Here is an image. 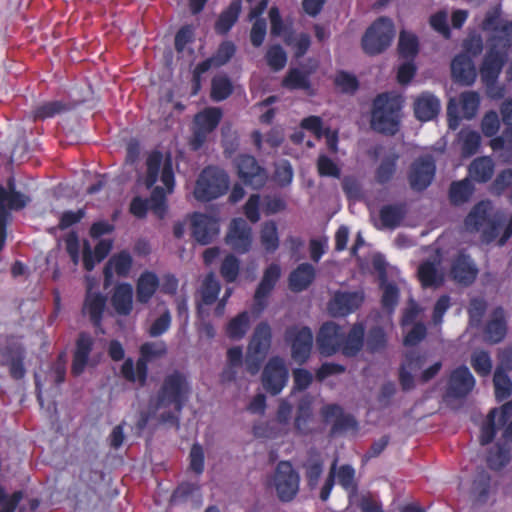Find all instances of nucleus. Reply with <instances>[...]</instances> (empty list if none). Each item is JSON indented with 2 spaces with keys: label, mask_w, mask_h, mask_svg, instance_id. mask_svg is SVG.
Wrapping results in <instances>:
<instances>
[{
  "label": "nucleus",
  "mask_w": 512,
  "mask_h": 512,
  "mask_svg": "<svg viewBox=\"0 0 512 512\" xmlns=\"http://www.w3.org/2000/svg\"><path fill=\"white\" fill-rule=\"evenodd\" d=\"M474 186L469 178L453 182L450 187V200L455 205L467 202L472 196Z\"/></svg>",
  "instance_id": "nucleus-46"
},
{
  "label": "nucleus",
  "mask_w": 512,
  "mask_h": 512,
  "mask_svg": "<svg viewBox=\"0 0 512 512\" xmlns=\"http://www.w3.org/2000/svg\"><path fill=\"white\" fill-rule=\"evenodd\" d=\"M313 346V334L307 327L290 331V355L292 359L302 364L310 356Z\"/></svg>",
  "instance_id": "nucleus-20"
},
{
  "label": "nucleus",
  "mask_w": 512,
  "mask_h": 512,
  "mask_svg": "<svg viewBox=\"0 0 512 512\" xmlns=\"http://www.w3.org/2000/svg\"><path fill=\"white\" fill-rule=\"evenodd\" d=\"M160 286L158 276L152 271H144L136 282V300L147 304Z\"/></svg>",
  "instance_id": "nucleus-33"
},
{
  "label": "nucleus",
  "mask_w": 512,
  "mask_h": 512,
  "mask_svg": "<svg viewBox=\"0 0 512 512\" xmlns=\"http://www.w3.org/2000/svg\"><path fill=\"white\" fill-rule=\"evenodd\" d=\"M311 45V36L308 33H298L290 37V47L296 58L303 56Z\"/></svg>",
  "instance_id": "nucleus-60"
},
{
  "label": "nucleus",
  "mask_w": 512,
  "mask_h": 512,
  "mask_svg": "<svg viewBox=\"0 0 512 512\" xmlns=\"http://www.w3.org/2000/svg\"><path fill=\"white\" fill-rule=\"evenodd\" d=\"M452 76L457 81L471 85L476 79V69L473 61L465 54L456 56L451 63Z\"/></svg>",
  "instance_id": "nucleus-34"
},
{
  "label": "nucleus",
  "mask_w": 512,
  "mask_h": 512,
  "mask_svg": "<svg viewBox=\"0 0 512 512\" xmlns=\"http://www.w3.org/2000/svg\"><path fill=\"white\" fill-rule=\"evenodd\" d=\"M261 243L267 251H274L278 247L277 228L273 222L266 223L261 231Z\"/></svg>",
  "instance_id": "nucleus-59"
},
{
  "label": "nucleus",
  "mask_w": 512,
  "mask_h": 512,
  "mask_svg": "<svg viewBox=\"0 0 512 512\" xmlns=\"http://www.w3.org/2000/svg\"><path fill=\"white\" fill-rule=\"evenodd\" d=\"M190 393L191 386L187 376L178 370H174L164 377L156 394L155 406L156 408L173 407L175 412L181 413Z\"/></svg>",
  "instance_id": "nucleus-3"
},
{
  "label": "nucleus",
  "mask_w": 512,
  "mask_h": 512,
  "mask_svg": "<svg viewBox=\"0 0 512 512\" xmlns=\"http://www.w3.org/2000/svg\"><path fill=\"white\" fill-rule=\"evenodd\" d=\"M395 36V28L391 19L378 18L366 30L362 37V48L368 55H377L385 51L392 43Z\"/></svg>",
  "instance_id": "nucleus-8"
},
{
  "label": "nucleus",
  "mask_w": 512,
  "mask_h": 512,
  "mask_svg": "<svg viewBox=\"0 0 512 512\" xmlns=\"http://www.w3.org/2000/svg\"><path fill=\"white\" fill-rule=\"evenodd\" d=\"M405 214L402 205H387L380 210L379 228H395L399 225Z\"/></svg>",
  "instance_id": "nucleus-45"
},
{
  "label": "nucleus",
  "mask_w": 512,
  "mask_h": 512,
  "mask_svg": "<svg viewBox=\"0 0 512 512\" xmlns=\"http://www.w3.org/2000/svg\"><path fill=\"white\" fill-rule=\"evenodd\" d=\"M271 341L270 326L266 322L259 323L254 329L245 358L246 371L251 375H256L260 371L270 349Z\"/></svg>",
  "instance_id": "nucleus-7"
},
{
  "label": "nucleus",
  "mask_w": 512,
  "mask_h": 512,
  "mask_svg": "<svg viewBox=\"0 0 512 512\" xmlns=\"http://www.w3.org/2000/svg\"><path fill=\"white\" fill-rule=\"evenodd\" d=\"M228 188L227 173L218 167L207 166L200 172L193 194L198 201L209 202L224 195Z\"/></svg>",
  "instance_id": "nucleus-6"
},
{
  "label": "nucleus",
  "mask_w": 512,
  "mask_h": 512,
  "mask_svg": "<svg viewBox=\"0 0 512 512\" xmlns=\"http://www.w3.org/2000/svg\"><path fill=\"white\" fill-rule=\"evenodd\" d=\"M281 275L279 265L270 264L264 271L263 277L258 284L254 294L253 311L261 313L268 304V297L276 286Z\"/></svg>",
  "instance_id": "nucleus-13"
},
{
  "label": "nucleus",
  "mask_w": 512,
  "mask_h": 512,
  "mask_svg": "<svg viewBox=\"0 0 512 512\" xmlns=\"http://www.w3.org/2000/svg\"><path fill=\"white\" fill-rule=\"evenodd\" d=\"M133 266V258L127 250L114 254L106 263L103 269V287L107 289L113 279V273L119 277H127Z\"/></svg>",
  "instance_id": "nucleus-21"
},
{
  "label": "nucleus",
  "mask_w": 512,
  "mask_h": 512,
  "mask_svg": "<svg viewBox=\"0 0 512 512\" xmlns=\"http://www.w3.org/2000/svg\"><path fill=\"white\" fill-rule=\"evenodd\" d=\"M171 314L166 309L158 318L151 324L148 333L151 337H159L167 332L171 326Z\"/></svg>",
  "instance_id": "nucleus-62"
},
{
  "label": "nucleus",
  "mask_w": 512,
  "mask_h": 512,
  "mask_svg": "<svg viewBox=\"0 0 512 512\" xmlns=\"http://www.w3.org/2000/svg\"><path fill=\"white\" fill-rule=\"evenodd\" d=\"M475 386V378L466 366H460L450 374L447 396L452 398L466 397Z\"/></svg>",
  "instance_id": "nucleus-19"
},
{
  "label": "nucleus",
  "mask_w": 512,
  "mask_h": 512,
  "mask_svg": "<svg viewBox=\"0 0 512 512\" xmlns=\"http://www.w3.org/2000/svg\"><path fill=\"white\" fill-rule=\"evenodd\" d=\"M459 102L461 105L463 117L473 119L480 106V95L476 91H465L460 94Z\"/></svg>",
  "instance_id": "nucleus-47"
},
{
  "label": "nucleus",
  "mask_w": 512,
  "mask_h": 512,
  "mask_svg": "<svg viewBox=\"0 0 512 512\" xmlns=\"http://www.w3.org/2000/svg\"><path fill=\"white\" fill-rule=\"evenodd\" d=\"M161 175L160 180L164 184L168 193H171L175 185V175L173 171V160L171 154H167L163 157V154L159 150H153L148 154L146 158V174L144 178V184L147 189H152L151 195L146 200L150 210L159 218L163 219L167 213V198L166 191L160 186H155L159 178L160 168Z\"/></svg>",
  "instance_id": "nucleus-2"
},
{
  "label": "nucleus",
  "mask_w": 512,
  "mask_h": 512,
  "mask_svg": "<svg viewBox=\"0 0 512 512\" xmlns=\"http://www.w3.org/2000/svg\"><path fill=\"white\" fill-rule=\"evenodd\" d=\"M221 286L213 273H209L201 287V299L205 305H212L218 298Z\"/></svg>",
  "instance_id": "nucleus-49"
},
{
  "label": "nucleus",
  "mask_w": 512,
  "mask_h": 512,
  "mask_svg": "<svg viewBox=\"0 0 512 512\" xmlns=\"http://www.w3.org/2000/svg\"><path fill=\"white\" fill-rule=\"evenodd\" d=\"M478 274V268L466 254H458L451 264L450 276L461 285H470Z\"/></svg>",
  "instance_id": "nucleus-22"
},
{
  "label": "nucleus",
  "mask_w": 512,
  "mask_h": 512,
  "mask_svg": "<svg viewBox=\"0 0 512 512\" xmlns=\"http://www.w3.org/2000/svg\"><path fill=\"white\" fill-rule=\"evenodd\" d=\"M382 289V305L388 312H391L398 303V289L392 283H387L386 280L382 281Z\"/></svg>",
  "instance_id": "nucleus-64"
},
{
  "label": "nucleus",
  "mask_w": 512,
  "mask_h": 512,
  "mask_svg": "<svg viewBox=\"0 0 512 512\" xmlns=\"http://www.w3.org/2000/svg\"><path fill=\"white\" fill-rule=\"evenodd\" d=\"M398 50L402 57L410 59L418 52L417 37L411 33L402 31L399 36Z\"/></svg>",
  "instance_id": "nucleus-52"
},
{
  "label": "nucleus",
  "mask_w": 512,
  "mask_h": 512,
  "mask_svg": "<svg viewBox=\"0 0 512 512\" xmlns=\"http://www.w3.org/2000/svg\"><path fill=\"white\" fill-rule=\"evenodd\" d=\"M493 383L497 400L502 401L511 395L512 382L507 372L495 370Z\"/></svg>",
  "instance_id": "nucleus-51"
},
{
  "label": "nucleus",
  "mask_w": 512,
  "mask_h": 512,
  "mask_svg": "<svg viewBox=\"0 0 512 512\" xmlns=\"http://www.w3.org/2000/svg\"><path fill=\"white\" fill-rule=\"evenodd\" d=\"M429 23L431 27L445 38L450 37V28L448 25V12L441 10L430 16Z\"/></svg>",
  "instance_id": "nucleus-61"
},
{
  "label": "nucleus",
  "mask_w": 512,
  "mask_h": 512,
  "mask_svg": "<svg viewBox=\"0 0 512 512\" xmlns=\"http://www.w3.org/2000/svg\"><path fill=\"white\" fill-rule=\"evenodd\" d=\"M111 305L116 314L128 316L133 310V287L123 282L115 285L111 295Z\"/></svg>",
  "instance_id": "nucleus-26"
},
{
  "label": "nucleus",
  "mask_w": 512,
  "mask_h": 512,
  "mask_svg": "<svg viewBox=\"0 0 512 512\" xmlns=\"http://www.w3.org/2000/svg\"><path fill=\"white\" fill-rule=\"evenodd\" d=\"M399 154L394 150L389 151L380 161L375 171V181L378 184L384 185L390 182L396 171Z\"/></svg>",
  "instance_id": "nucleus-38"
},
{
  "label": "nucleus",
  "mask_w": 512,
  "mask_h": 512,
  "mask_svg": "<svg viewBox=\"0 0 512 512\" xmlns=\"http://www.w3.org/2000/svg\"><path fill=\"white\" fill-rule=\"evenodd\" d=\"M238 177L242 182L253 189L262 188L267 181L266 170L261 167L254 156L241 154L235 159Z\"/></svg>",
  "instance_id": "nucleus-10"
},
{
  "label": "nucleus",
  "mask_w": 512,
  "mask_h": 512,
  "mask_svg": "<svg viewBox=\"0 0 512 512\" xmlns=\"http://www.w3.org/2000/svg\"><path fill=\"white\" fill-rule=\"evenodd\" d=\"M236 52V46L231 41L222 42L216 53L212 56L214 60V66L220 67L225 65L230 61V59L234 56Z\"/></svg>",
  "instance_id": "nucleus-58"
},
{
  "label": "nucleus",
  "mask_w": 512,
  "mask_h": 512,
  "mask_svg": "<svg viewBox=\"0 0 512 512\" xmlns=\"http://www.w3.org/2000/svg\"><path fill=\"white\" fill-rule=\"evenodd\" d=\"M71 108L69 103L63 101H48L36 106L32 111V117L34 121L45 120L67 112L71 110Z\"/></svg>",
  "instance_id": "nucleus-40"
},
{
  "label": "nucleus",
  "mask_w": 512,
  "mask_h": 512,
  "mask_svg": "<svg viewBox=\"0 0 512 512\" xmlns=\"http://www.w3.org/2000/svg\"><path fill=\"white\" fill-rule=\"evenodd\" d=\"M512 415V401L506 402L499 409H492L481 428L480 443L482 445L491 442L496 430L504 426Z\"/></svg>",
  "instance_id": "nucleus-18"
},
{
  "label": "nucleus",
  "mask_w": 512,
  "mask_h": 512,
  "mask_svg": "<svg viewBox=\"0 0 512 512\" xmlns=\"http://www.w3.org/2000/svg\"><path fill=\"white\" fill-rule=\"evenodd\" d=\"M364 295L360 291H335L327 303L333 317H344L355 312L362 304Z\"/></svg>",
  "instance_id": "nucleus-11"
},
{
  "label": "nucleus",
  "mask_w": 512,
  "mask_h": 512,
  "mask_svg": "<svg viewBox=\"0 0 512 512\" xmlns=\"http://www.w3.org/2000/svg\"><path fill=\"white\" fill-rule=\"evenodd\" d=\"M402 101L399 96L381 94L373 102L371 127L373 130L394 135L400 124Z\"/></svg>",
  "instance_id": "nucleus-4"
},
{
  "label": "nucleus",
  "mask_w": 512,
  "mask_h": 512,
  "mask_svg": "<svg viewBox=\"0 0 512 512\" xmlns=\"http://www.w3.org/2000/svg\"><path fill=\"white\" fill-rule=\"evenodd\" d=\"M507 332L505 313L502 308L495 309L486 324L484 335L485 340L491 344L501 342Z\"/></svg>",
  "instance_id": "nucleus-31"
},
{
  "label": "nucleus",
  "mask_w": 512,
  "mask_h": 512,
  "mask_svg": "<svg viewBox=\"0 0 512 512\" xmlns=\"http://www.w3.org/2000/svg\"><path fill=\"white\" fill-rule=\"evenodd\" d=\"M306 476L309 486L313 489L317 486L319 477L323 471V461L317 452H311L305 463Z\"/></svg>",
  "instance_id": "nucleus-48"
},
{
  "label": "nucleus",
  "mask_w": 512,
  "mask_h": 512,
  "mask_svg": "<svg viewBox=\"0 0 512 512\" xmlns=\"http://www.w3.org/2000/svg\"><path fill=\"white\" fill-rule=\"evenodd\" d=\"M167 352L166 344L163 341L160 342H146L140 346V357L147 361H151L154 358L162 357Z\"/></svg>",
  "instance_id": "nucleus-57"
},
{
  "label": "nucleus",
  "mask_w": 512,
  "mask_h": 512,
  "mask_svg": "<svg viewBox=\"0 0 512 512\" xmlns=\"http://www.w3.org/2000/svg\"><path fill=\"white\" fill-rule=\"evenodd\" d=\"M250 319L247 311L232 318L226 326V334L232 340L242 339L249 329Z\"/></svg>",
  "instance_id": "nucleus-44"
},
{
  "label": "nucleus",
  "mask_w": 512,
  "mask_h": 512,
  "mask_svg": "<svg viewBox=\"0 0 512 512\" xmlns=\"http://www.w3.org/2000/svg\"><path fill=\"white\" fill-rule=\"evenodd\" d=\"M107 298L99 292H92L91 289L87 290L83 312L88 314L91 323L94 326H99L103 319V314L106 308Z\"/></svg>",
  "instance_id": "nucleus-32"
},
{
  "label": "nucleus",
  "mask_w": 512,
  "mask_h": 512,
  "mask_svg": "<svg viewBox=\"0 0 512 512\" xmlns=\"http://www.w3.org/2000/svg\"><path fill=\"white\" fill-rule=\"evenodd\" d=\"M22 498L23 492L21 490L8 495L5 489L0 486V512H15Z\"/></svg>",
  "instance_id": "nucleus-56"
},
{
  "label": "nucleus",
  "mask_w": 512,
  "mask_h": 512,
  "mask_svg": "<svg viewBox=\"0 0 512 512\" xmlns=\"http://www.w3.org/2000/svg\"><path fill=\"white\" fill-rule=\"evenodd\" d=\"M510 460L509 451L503 446L492 448L487 457V463L491 469L499 470Z\"/></svg>",
  "instance_id": "nucleus-55"
},
{
  "label": "nucleus",
  "mask_w": 512,
  "mask_h": 512,
  "mask_svg": "<svg viewBox=\"0 0 512 512\" xmlns=\"http://www.w3.org/2000/svg\"><path fill=\"white\" fill-rule=\"evenodd\" d=\"M241 9L242 0H233L229 6L220 13L215 23L216 32L221 35L227 34L238 21Z\"/></svg>",
  "instance_id": "nucleus-36"
},
{
  "label": "nucleus",
  "mask_w": 512,
  "mask_h": 512,
  "mask_svg": "<svg viewBox=\"0 0 512 512\" xmlns=\"http://www.w3.org/2000/svg\"><path fill=\"white\" fill-rule=\"evenodd\" d=\"M472 368L480 376H487L492 370V360L490 354L482 349H476L471 354L470 360Z\"/></svg>",
  "instance_id": "nucleus-50"
},
{
  "label": "nucleus",
  "mask_w": 512,
  "mask_h": 512,
  "mask_svg": "<svg viewBox=\"0 0 512 512\" xmlns=\"http://www.w3.org/2000/svg\"><path fill=\"white\" fill-rule=\"evenodd\" d=\"M316 278V268L308 262L298 264L290 271V291L302 292L307 290Z\"/></svg>",
  "instance_id": "nucleus-27"
},
{
  "label": "nucleus",
  "mask_w": 512,
  "mask_h": 512,
  "mask_svg": "<svg viewBox=\"0 0 512 512\" xmlns=\"http://www.w3.org/2000/svg\"><path fill=\"white\" fill-rule=\"evenodd\" d=\"M288 371L279 357L271 358L262 373L263 388L271 395L279 394L285 386Z\"/></svg>",
  "instance_id": "nucleus-12"
},
{
  "label": "nucleus",
  "mask_w": 512,
  "mask_h": 512,
  "mask_svg": "<svg viewBox=\"0 0 512 512\" xmlns=\"http://www.w3.org/2000/svg\"><path fill=\"white\" fill-rule=\"evenodd\" d=\"M494 168L495 164L491 157H477L468 167L469 179L479 183L488 182L494 174Z\"/></svg>",
  "instance_id": "nucleus-35"
},
{
  "label": "nucleus",
  "mask_w": 512,
  "mask_h": 512,
  "mask_svg": "<svg viewBox=\"0 0 512 512\" xmlns=\"http://www.w3.org/2000/svg\"><path fill=\"white\" fill-rule=\"evenodd\" d=\"M441 108L440 100L430 92H423L414 101V113L420 121L434 119Z\"/></svg>",
  "instance_id": "nucleus-28"
},
{
  "label": "nucleus",
  "mask_w": 512,
  "mask_h": 512,
  "mask_svg": "<svg viewBox=\"0 0 512 512\" xmlns=\"http://www.w3.org/2000/svg\"><path fill=\"white\" fill-rule=\"evenodd\" d=\"M221 118L222 111L220 108L212 107L196 114L194 121L196 127L211 133L217 128Z\"/></svg>",
  "instance_id": "nucleus-42"
},
{
  "label": "nucleus",
  "mask_w": 512,
  "mask_h": 512,
  "mask_svg": "<svg viewBox=\"0 0 512 512\" xmlns=\"http://www.w3.org/2000/svg\"><path fill=\"white\" fill-rule=\"evenodd\" d=\"M464 228L469 233H479L483 242L490 243L499 236L501 219L494 214L490 201H481L466 216Z\"/></svg>",
  "instance_id": "nucleus-5"
},
{
  "label": "nucleus",
  "mask_w": 512,
  "mask_h": 512,
  "mask_svg": "<svg viewBox=\"0 0 512 512\" xmlns=\"http://www.w3.org/2000/svg\"><path fill=\"white\" fill-rule=\"evenodd\" d=\"M31 201V198L16 189V180L10 176L6 186L0 184V220L12 221V211L23 210Z\"/></svg>",
  "instance_id": "nucleus-9"
},
{
  "label": "nucleus",
  "mask_w": 512,
  "mask_h": 512,
  "mask_svg": "<svg viewBox=\"0 0 512 512\" xmlns=\"http://www.w3.org/2000/svg\"><path fill=\"white\" fill-rule=\"evenodd\" d=\"M189 467L197 475H200L204 471V451L200 444L194 443L189 453Z\"/></svg>",
  "instance_id": "nucleus-63"
},
{
  "label": "nucleus",
  "mask_w": 512,
  "mask_h": 512,
  "mask_svg": "<svg viewBox=\"0 0 512 512\" xmlns=\"http://www.w3.org/2000/svg\"><path fill=\"white\" fill-rule=\"evenodd\" d=\"M494 493L491 477L486 471H480L473 479L470 488V499L476 506L486 504Z\"/></svg>",
  "instance_id": "nucleus-29"
},
{
  "label": "nucleus",
  "mask_w": 512,
  "mask_h": 512,
  "mask_svg": "<svg viewBox=\"0 0 512 512\" xmlns=\"http://www.w3.org/2000/svg\"><path fill=\"white\" fill-rule=\"evenodd\" d=\"M364 327L354 324L347 336L344 335L341 351L345 356H355L363 347Z\"/></svg>",
  "instance_id": "nucleus-39"
},
{
  "label": "nucleus",
  "mask_w": 512,
  "mask_h": 512,
  "mask_svg": "<svg viewBox=\"0 0 512 512\" xmlns=\"http://www.w3.org/2000/svg\"><path fill=\"white\" fill-rule=\"evenodd\" d=\"M267 65L273 71H279L283 69L287 62V55L284 49L279 45H271L265 55Z\"/></svg>",
  "instance_id": "nucleus-53"
},
{
  "label": "nucleus",
  "mask_w": 512,
  "mask_h": 512,
  "mask_svg": "<svg viewBox=\"0 0 512 512\" xmlns=\"http://www.w3.org/2000/svg\"><path fill=\"white\" fill-rule=\"evenodd\" d=\"M92 349V337L86 332H81L76 340L75 351L73 353L71 365V373L73 376H79L84 372Z\"/></svg>",
  "instance_id": "nucleus-23"
},
{
  "label": "nucleus",
  "mask_w": 512,
  "mask_h": 512,
  "mask_svg": "<svg viewBox=\"0 0 512 512\" xmlns=\"http://www.w3.org/2000/svg\"><path fill=\"white\" fill-rule=\"evenodd\" d=\"M225 241L235 252L247 253L252 244V229L243 218H234L229 225Z\"/></svg>",
  "instance_id": "nucleus-15"
},
{
  "label": "nucleus",
  "mask_w": 512,
  "mask_h": 512,
  "mask_svg": "<svg viewBox=\"0 0 512 512\" xmlns=\"http://www.w3.org/2000/svg\"><path fill=\"white\" fill-rule=\"evenodd\" d=\"M438 252L432 259L424 261L418 268V277L424 287L437 288L444 282V272L440 267Z\"/></svg>",
  "instance_id": "nucleus-24"
},
{
  "label": "nucleus",
  "mask_w": 512,
  "mask_h": 512,
  "mask_svg": "<svg viewBox=\"0 0 512 512\" xmlns=\"http://www.w3.org/2000/svg\"><path fill=\"white\" fill-rule=\"evenodd\" d=\"M192 237L201 245L211 243L219 233V223L214 217L194 213L191 217Z\"/></svg>",
  "instance_id": "nucleus-16"
},
{
  "label": "nucleus",
  "mask_w": 512,
  "mask_h": 512,
  "mask_svg": "<svg viewBox=\"0 0 512 512\" xmlns=\"http://www.w3.org/2000/svg\"><path fill=\"white\" fill-rule=\"evenodd\" d=\"M233 84L227 75H216L211 81V99L215 102L226 100L233 93Z\"/></svg>",
  "instance_id": "nucleus-43"
},
{
  "label": "nucleus",
  "mask_w": 512,
  "mask_h": 512,
  "mask_svg": "<svg viewBox=\"0 0 512 512\" xmlns=\"http://www.w3.org/2000/svg\"><path fill=\"white\" fill-rule=\"evenodd\" d=\"M240 262L233 254L227 255L220 267V274L227 283L234 282L239 274Z\"/></svg>",
  "instance_id": "nucleus-54"
},
{
  "label": "nucleus",
  "mask_w": 512,
  "mask_h": 512,
  "mask_svg": "<svg viewBox=\"0 0 512 512\" xmlns=\"http://www.w3.org/2000/svg\"><path fill=\"white\" fill-rule=\"evenodd\" d=\"M489 33L488 49L480 66V76L485 85L492 86L497 81L508 58L512 45V22L501 18L498 9L489 10L481 24Z\"/></svg>",
  "instance_id": "nucleus-1"
},
{
  "label": "nucleus",
  "mask_w": 512,
  "mask_h": 512,
  "mask_svg": "<svg viewBox=\"0 0 512 512\" xmlns=\"http://www.w3.org/2000/svg\"><path fill=\"white\" fill-rule=\"evenodd\" d=\"M344 331L335 322L324 323L317 335L316 343L319 352L324 356H331L341 349Z\"/></svg>",
  "instance_id": "nucleus-14"
},
{
  "label": "nucleus",
  "mask_w": 512,
  "mask_h": 512,
  "mask_svg": "<svg viewBox=\"0 0 512 512\" xmlns=\"http://www.w3.org/2000/svg\"><path fill=\"white\" fill-rule=\"evenodd\" d=\"M354 469L351 466L344 465L336 471V461L332 464L329 475L321 489L320 498L322 501H326L331 493V490L334 485V478L337 476L339 484L345 488L350 489L353 487L354 481Z\"/></svg>",
  "instance_id": "nucleus-25"
},
{
  "label": "nucleus",
  "mask_w": 512,
  "mask_h": 512,
  "mask_svg": "<svg viewBox=\"0 0 512 512\" xmlns=\"http://www.w3.org/2000/svg\"><path fill=\"white\" fill-rule=\"evenodd\" d=\"M457 140L463 157H470L476 154L481 144L480 134L468 128L462 129L459 132Z\"/></svg>",
  "instance_id": "nucleus-41"
},
{
  "label": "nucleus",
  "mask_w": 512,
  "mask_h": 512,
  "mask_svg": "<svg viewBox=\"0 0 512 512\" xmlns=\"http://www.w3.org/2000/svg\"><path fill=\"white\" fill-rule=\"evenodd\" d=\"M267 487H274L279 499L288 501V461H280L275 473L267 480Z\"/></svg>",
  "instance_id": "nucleus-37"
},
{
  "label": "nucleus",
  "mask_w": 512,
  "mask_h": 512,
  "mask_svg": "<svg viewBox=\"0 0 512 512\" xmlns=\"http://www.w3.org/2000/svg\"><path fill=\"white\" fill-rule=\"evenodd\" d=\"M434 175L435 164L432 157H420L411 166L409 184L413 190L422 191L431 184Z\"/></svg>",
  "instance_id": "nucleus-17"
},
{
  "label": "nucleus",
  "mask_w": 512,
  "mask_h": 512,
  "mask_svg": "<svg viewBox=\"0 0 512 512\" xmlns=\"http://www.w3.org/2000/svg\"><path fill=\"white\" fill-rule=\"evenodd\" d=\"M425 358L419 354L411 353L407 356L400 370V384L403 390H411L415 387V376L424 366Z\"/></svg>",
  "instance_id": "nucleus-30"
}]
</instances>
